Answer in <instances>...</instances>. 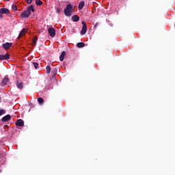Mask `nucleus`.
I'll return each mask as SVG.
<instances>
[{
    "mask_svg": "<svg viewBox=\"0 0 175 175\" xmlns=\"http://www.w3.org/2000/svg\"><path fill=\"white\" fill-rule=\"evenodd\" d=\"M72 12H73V7L70 4H68L64 10V14L68 17L72 16Z\"/></svg>",
    "mask_w": 175,
    "mask_h": 175,
    "instance_id": "1",
    "label": "nucleus"
},
{
    "mask_svg": "<svg viewBox=\"0 0 175 175\" xmlns=\"http://www.w3.org/2000/svg\"><path fill=\"white\" fill-rule=\"evenodd\" d=\"M82 29L81 31V35H85V33L87 32V23L85 22H82Z\"/></svg>",
    "mask_w": 175,
    "mask_h": 175,
    "instance_id": "2",
    "label": "nucleus"
},
{
    "mask_svg": "<svg viewBox=\"0 0 175 175\" xmlns=\"http://www.w3.org/2000/svg\"><path fill=\"white\" fill-rule=\"evenodd\" d=\"M48 32L51 38H54V36H55V29L54 28L49 27Z\"/></svg>",
    "mask_w": 175,
    "mask_h": 175,
    "instance_id": "3",
    "label": "nucleus"
},
{
    "mask_svg": "<svg viewBox=\"0 0 175 175\" xmlns=\"http://www.w3.org/2000/svg\"><path fill=\"white\" fill-rule=\"evenodd\" d=\"M29 16H31V12L27 10L21 14V17H22V18H26V17H29Z\"/></svg>",
    "mask_w": 175,
    "mask_h": 175,
    "instance_id": "4",
    "label": "nucleus"
},
{
    "mask_svg": "<svg viewBox=\"0 0 175 175\" xmlns=\"http://www.w3.org/2000/svg\"><path fill=\"white\" fill-rule=\"evenodd\" d=\"M1 14H9L10 13V11L8 8H1L0 10Z\"/></svg>",
    "mask_w": 175,
    "mask_h": 175,
    "instance_id": "5",
    "label": "nucleus"
},
{
    "mask_svg": "<svg viewBox=\"0 0 175 175\" xmlns=\"http://www.w3.org/2000/svg\"><path fill=\"white\" fill-rule=\"evenodd\" d=\"M12 44L10 42H6L5 44H3V47L5 49V50H8V49H10L12 47Z\"/></svg>",
    "mask_w": 175,
    "mask_h": 175,
    "instance_id": "6",
    "label": "nucleus"
},
{
    "mask_svg": "<svg viewBox=\"0 0 175 175\" xmlns=\"http://www.w3.org/2000/svg\"><path fill=\"white\" fill-rule=\"evenodd\" d=\"M5 59H9V54L0 55V60L3 61Z\"/></svg>",
    "mask_w": 175,
    "mask_h": 175,
    "instance_id": "7",
    "label": "nucleus"
},
{
    "mask_svg": "<svg viewBox=\"0 0 175 175\" xmlns=\"http://www.w3.org/2000/svg\"><path fill=\"white\" fill-rule=\"evenodd\" d=\"M10 118H12L10 115H6L5 116H4L2 118V121H3V122H8V121H9L10 120Z\"/></svg>",
    "mask_w": 175,
    "mask_h": 175,
    "instance_id": "8",
    "label": "nucleus"
},
{
    "mask_svg": "<svg viewBox=\"0 0 175 175\" xmlns=\"http://www.w3.org/2000/svg\"><path fill=\"white\" fill-rule=\"evenodd\" d=\"M16 126H23L24 125V121H23L21 119H19L16 121Z\"/></svg>",
    "mask_w": 175,
    "mask_h": 175,
    "instance_id": "9",
    "label": "nucleus"
},
{
    "mask_svg": "<svg viewBox=\"0 0 175 175\" xmlns=\"http://www.w3.org/2000/svg\"><path fill=\"white\" fill-rule=\"evenodd\" d=\"M25 33H27V29H23L21 30V31L20 32L18 39H20V38H22V36H24V35H25Z\"/></svg>",
    "mask_w": 175,
    "mask_h": 175,
    "instance_id": "10",
    "label": "nucleus"
},
{
    "mask_svg": "<svg viewBox=\"0 0 175 175\" xmlns=\"http://www.w3.org/2000/svg\"><path fill=\"white\" fill-rule=\"evenodd\" d=\"M79 20H80V17H79V16L74 15L73 16H72V21H73L74 23H77Z\"/></svg>",
    "mask_w": 175,
    "mask_h": 175,
    "instance_id": "11",
    "label": "nucleus"
},
{
    "mask_svg": "<svg viewBox=\"0 0 175 175\" xmlns=\"http://www.w3.org/2000/svg\"><path fill=\"white\" fill-rule=\"evenodd\" d=\"M17 88H19V90H23L24 88V85L23 84L22 81H17L16 83Z\"/></svg>",
    "mask_w": 175,
    "mask_h": 175,
    "instance_id": "12",
    "label": "nucleus"
},
{
    "mask_svg": "<svg viewBox=\"0 0 175 175\" xmlns=\"http://www.w3.org/2000/svg\"><path fill=\"white\" fill-rule=\"evenodd\" d=\"M65 55H66V52L63 51L59 57V60L62 62L64 61V58H65Z\"/></svg>",
    "mask_w": 175,
    "mask_h": 175,
    "instance_id": "13",
    "label": "nucleus"
},
{
    "mask_svg": "<svg viewBox=\"0 0 175 175\" xmlns=\"http://www.w3.org/2000/svg\"><path fill=\"white\" fill-rule=\"evenodd\" d=\"M84 5H85L84 1L79 2V6H78L79 10H81L83 8H84Z\"/></svg>",
    "mask_w": 175,
    "mask_h": 175,
    "instance_id": "14",
    "label": "nucleus"
},
{
    "mask_svg": "<svg viewBox=\"0 0 175 175\" xmlns=\"http://www.w3.org/2000/svg\"><path fill=\"white\" fill-rule=\"evenodd\" d=\"M8 83H9V78L8 77H5L2 81V84L3 85H6V84H8Z\"/></svg>",
    "mask_w": 175,
    "mask_h": 175,
    "instance_id": "15",
    "label": "nucleus"
},
{
    "mask_svg": "<svg viewBox=\"0 0 175 175\" xmlns=\"http://www.w3.org/2000/svg\"><path fill=\"white\" fill-rule=\"evenodd\" d=\"M27 10L29 11V13H31V12H35V8H33V5H31L27 8Z\"/></svg>",
    "mask_w": 175,
    "mask_h": 175,
    "instance_id": "16",
    "label": "nucleus"
},
{
    "mask_svg": "<svg viewBox=\"0 0 175 175\" xmlns=\"http://www.w3.org/2000/svg\"><path fill=\"white\" fill-rule=\"evenodd\" d=\"M38 102L40 105H43L44 103V100L42 97L38 98Z\"/></svg>",
    "mask_w": 175,
    "mask_h": 175,
    "instance_id": "17",
    "label": "nucleus"
},
{
    "mask_svg": "<svg viewBox=\"0 0 175 175\" xmlns=\"http://www.w3.org/2000/svg\"><path fill=\"white\" fill-rule=\"evenodd\" d=\"M77 47L79 48H81V47H84V46H85V44L84 42H79L77 44Z\"/></svg>",
    "mask_w": 175,
    "mask_h": 175,
    "instance_id": "18",
    "label": "nucleus"
},
{
    "mask_svg": "<svg viewBox=\"0 0 175 175\" xmlns=\"http://www.w3.org/2000/svg\"><path fill=\"white\" fill-rule=\"evenodd\" d=\"M46 72L48 74L50 73V72H51V67H50V66H47L46 67Z\"/></svg>",
    "mask_w": 175,
    "mask_h": 175,
    "instance_id": "19",
    "label": "nucleus"
},
{
    "mask_svg": "<svg viewBox=\"0 0 175 175\" xmlns=\"http://www.w3.org/2000/svg\"><path fill=\"white\" fill-rule=\"evenodd\" d=\"M36 3L38 5V6H40L42 5L43 2H42L40 0H36Z\"/></svg>",
    "mask_w": 175,
    "mask_h": 175,
    "instance_id": "20",
    "label": "nucleus"
},
{
    "mask_svg": "<svg viewBox=\"0 0 175 175\" xmlns=\"http://www.w3.org/2000/svg\"><path fill=\"white\" fill-rule=\"evenodd\" d=\"M12 9L14 12H16L18 10V8H17V5H16L15 4L12 5Z\"/></svg>",
    "mask_w": 175,
    "mask_h": 175,
    "instance_id": "21",
    "label": "nucleus"
},
{
    "mask_svg": "<svg viewBox=\"0 0 175 175\" xmlns=\"http://www.w3.org/2000/svg\"><path fill=\"white\" fill-rule=\"evenodd\" d=\"M33 65L35 69H38V68H39V64H38L36 62H33Z\"/></svg>",
    "mask_w": 175,
    "mask_h": 175,
    "instance_id": "22",
    "label": "nucleus"
},
{
    "mask_svg": "<svg viewBox=\"0 0 175 175\" xmlns=\"http://www.w3.org/2000/svg\"><path fill=\"white\" fill-rule=\"evenodd\" d=\"M36 42H38V38H34L33 39V44H36Z\"/></svg>",
    "mask_w": 175,
    "mask_h": 175,
    "instance_id": "23",
    "label": "nucleus"
},
{
    "mask_svg": "<svg viewBox=\"0 0 175 175\" xmlns=\"http://www.w3.org/2000/svg\"><path fill=\"white\" fill-rule=\"evenodd\" d=\"M5 111L3 109L0 110V116H2L3 114H5Z\"/></svg>",
    "mask_w": 175,
    "mask_h": 175,
    "instance_id": "24",
    "label": "nucleus"
},
{
    "mask_svg": "<svg viewBox=\"0 0 175 175\" xmlns=\"http://www.w3.org/2000/svg\"><path fill=\"white\" fill-rule=\"evenodd\" d=\"M27 3H32V0H26Z\"/></svg>",
    "mask_w": 175,
    "mask_h": 175,
    "instance_id": "25",
    "label": "nucleus"
},
{
    "mask_svg": "<svg viewBox=\"0 0 175 175\" xmlns=\"http://www.w3.org/2000/svg\"><path fill=\"white\" fill-rule=\"evenodd\" d=\"M98 27V23H96L94 25V28H96Z\"/></svg>",
    "mask_w": 175,
    "mask_h": 175,
    "instance_id": "26",
    "label": "nucleus"
},
{
    "mask_svg": "<svg viewBox=\"0 0 175 175\" xmlns=\"http://www.w3.org/2000/svg\"><path fill=\"white\" fill-rule=\"evenodd\" d=\"M57 13H60L59 9L57 10Z\"/></svg>",
    "mask_w": 175,
    "mask_h": 175,
    "instance_id": "27",
    "label": "nucleus"
},
{
    "mask_svg": "<svg viewBox=\"0 0 175 175\" xmlns=\"http://www.w3.org/2000/svg\"><path fill=\"white\" fill-rule=\"evenodd\" d=\"M0 18H2V14H0Z\"/></svg>",
    "mask_w": 175,
    "mask_h": 175,
    "instance_id": "28",
    "label": "nucleus"
}]
</instances>
